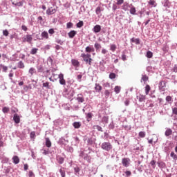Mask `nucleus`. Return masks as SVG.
<instances>
[{
    "mask_svg": "<svg viewBox=\"0 0 177 177\" xmlns=\"http://www.w3.org/2000/svg\"><path fill=\"white\" fill-rule=\"evenodd\" d=\"M3 35H4V37H8V35H9V31L6 29L3 30Z\"/></svg>",
    "mask_w": 177,
    "mask_h": 177,
    "instance_id": "nucleus-45",
    "label": "nucleus"
},
{
    "mask_svg": "<svg viewBox=\"0 0 177 177\" xmlns=\"http://www.w3.org/2000/svg\"><path fill=\"white\" fill-rule=\"evenodd\" d=\"M150 91H151V87H150V85L147 84L145 86V95H149Z\"/></svg>",
    "mask_w": 177,
    "mask_h": 177,
    "instance_id": "nucleus-21",
    "label": "nucleus"
},
{
    "mask_svg": "<svg viewBox=\"0 0 177 177\" xmlns=\"http://www.w3.org/2000/svg\"><path fill=\"white\" fill-rule=\"evenodd\" d=\"M86 118H87L88 122H89V121H91V120H92V113H88L86 114Z\"/></svg>",
    "mask_w": 177,
    "mask_h": 177,
    "instance_id": "nucleus-35",
    "label": "nucleus"
},
{
    "mask_svg": "<svg viewBox=\"0 0 177 177\" xmlns=\"http://www.w3.org/2000/svg\"><path fill=\"white\" fill-rule=\"evenodd\" d=\"M122 60H123V62H125V60H127V55H125V51H123L122 53Z\"/></svg>",
    "mask_w": 177,
    "mask_h": 177,
    "instance_id": "nucleus-41",
    "label": "nucleus"
},
{
    "mask_svg": "<svg viewBox=\"0 0 177 177\" xmlns=\"http://www.w3.org/2000/svg\"><path fill=\"white\" fill-rule=\"evenodd\" d=\"M101 30H102V26H100V25H95L93 28V32H95V34H97V32H100Z\"/></svg>",
    "mask_w": 177,
    "mask_h": 177,
    "instance_id": "nucleus-8",
    "label": "nucleus"
},
{
    "mask_svg": "<svg viewBox=\"0 0 177 177\" xmlns=\"http://www.w3.org/2000/svg\"><path fill=\"white\" fill-rule=\"evenodd\" d=\"M170 156H171V158H173V159H174L175 161H176V160H177V155L175 154L174 152H171Z\"/></svg>",
    "mask_w": 177,
    "mask_h": 177,
    "instance_id": "nucleus-40",
    "label": "nucleus"
},
{
    "mask_svg": "<svg viewBox=\"0 0 177 177\" xmlns=\"http://www.w3.org/2000/svg\"><path fill=\"white\" fill-rule=\"evenodd\" d=\"M12 160H13L14 164H19L20 162V159L19 158V156H15L12 158Z\"/></svg>",
    "mask_w": 177,
    "mask_h": 177,
    "instance_id": "nucleus-17",
    "label": "nucleus"
},
{
    "mask_svg": "<svg viewBox=\"0 0 177 177\" xmlns=\"http://www.w3.org/2000/svg\"><path fill=\"white\" fill-rule=\"evenodd\" d=\"M131 42H133L136 45H139L140 44V40L139 39H135V37H133L131 39Z\"/></svg>",
    "mask_w": 177,
    "mask_h": 177,
    "instance_id": "nucleus-20",
    "label": "nucleus"
},
{
    "mask_svg": "<svg viewBox=\"0 0 177 177\" xmlns=\"http://www.w3.org/2000/svg\"><path fill=\"white\" fill-rule=\"evenodd\" d=\"M55 41L57 42V44H59V45H63V41H61L59 39H57Z\"/></svg>",
    "mask_w": 177,
    "mask_h": 177,
    "instance_id": "nucleus-56",
    "label": "nucleus"
},
{
    "mask_svg": "<svg viewBox=\"0 0 177 177\" xmlns=\"http://www.w3.org/2000/svg\"><path fill=\"white\" fill-rule=\"evenodd\" d=\"M31 41H32V37L30 35H26V37H23L22 42H28V44H31Z\"/></svg>",
    "mask_w": 177,
    "mask_h": 177,
    "instance_id": "nucleus-5",
    "label": "nucleus"
},
{
    "mask_svg": "<svg viewBox=\"0 0 177 177\" xmlns=\"http://www.w3.org/2000/svg\"><path fill=\"white\" fill-rule=\"evenodd\" d=\"M74 171H75V174H80V171H81V169H80V167H76L74 168Z\"/></svg>",
    "mask_w": 177,
    "mask_h": 177,
    "instance_id": "nucleus-47",
    "label": "nucleus"
},
{
    "mask_svg": "<svg viewBox=\"0 0 177 177\" xmlns=\"http://www.w3.org/2000/svg\"><path fill=\"white\" fill-rule=\"evenodd\" d=\"M68 35L69 38H73L75 35H77V31L75 30H71L68 33Z\"/></svg>",
    "mask_w": 177,
    "mask_h": 177,
    "instance_id": "nucleus-14",
    "label": "nucleus"
},
{
    "mask_svg": "<svg viewBox=\"0 0 177 177\" xmlns=\"http://www.w3.org/2000/svg\"><path fill=\"white\" fill-rule=\"evenodd\" d=\"M19 57H20L21 59H24L26 58V55H24V54H20V55H19Z\"/></svg>",
    "mask_w": 177,
    "mask_h": 177,
    "instance_id": "nucleus-63",
    "label": "nucleus"
},
{
    "mask_svg": "<svg viewBox=\"0 0 177 177\" xmlns=\"http://www.w3.org/2000/svg\"><path fill=\"white\" fill-rule=\"evenodd\" d=\"M130 13H131V15H136V8H135L134 6H132V7L131 8V9H130Z\"/></svg>",
    "mask_w": 177,
    "mask_h": 177,
    "instance_id": "nucleus-26",
    "label": "nucleus"
},
{
    "mask_svg": "<svg viewBox=\"0 0 177 177\" xmlns=\"http://www.w3.org/2000/svg\"><path fill=\"white\" fill-rule=\"evenodd\" d=\"M36 136H37L35 135V131L30 132V139H35Z\"/></svg>",
    "mask_w": 177,
    "mask_h": 177,
    "instance_id": "nucleus-39",
    "label": "nucleus"
},
{
    "mask_svg": "<svg viewBox=\"0 0 177 177\" xmlns=\"http://www.w3.org/2000/svg\"><path fill=\"white\" fill-rule=\"evenodd\" d=\"M23 5H24V0H21V1L17 2L15 3V6H23Z\"/></svg>",
    "mask_w": 177,
    "mask_h": 177,
    "instance_id": "nucleus-33",
    "label": "nucleus"
},
{
    "mask_svg": "<svg viewBox=\"0 0 177 177\" xmlns=\"http://www.w3.org/2000/svg\"><path fill=\"white\" fill-rule=\"evenodd\" d=\"M63 6L65 8V9H68V8H70V6H71V3H69L68 1H66L65 3H64Z\"/></svg>",
    "mask_w": 177,
    "mask_h": 177,
    "instance_id": "nucleus-37",
    "label": "nucleus"
},
{
    "mask_svg": "<svg viewBox=\"0 0 177 177\" xmlns=\"http://www.w3.org/2000/svg\"><path fill=\"white\" fill-rule=\"evenodd\" d=\"M125 174L127 176H131V175H132V173L130 171H126Z\"/></svg>",
    "mask_w": 177,
    "mask_h": 177,
    "instance_id": "nucleus-59",
    "label": "nucleus"
},
{
    "mask_svg": "<svg viewBox=\"0 0 177 177\" xmlns=\"http://www.w3.org/2000/svg\"><path fill=\"white\" fill-rule=\"evenodd\" d=\"M93 129H97L98 131H100V132H103V129L99 125H94Z\"/></svg>",
    "mask_w": 177,
    "mask_h": 177,
    "instance_id": "nucleus-29",
    "label": "nucleus"
},
{
    "mask_svg": "<svg viewBox=\"0 0 177 177\" xmlns=\"http://www.w3.org/2000/svg\"><path fill=\"white\" fill-rule=\"evenodd\" d=\"M131 162V159L129 158H124L122 160V164L123 167H125L126 168H128L129 167V164Z\"/></svg>",
    "mask_w": 177,
    "mask_h": 177,
    "instance_id": "nucleus-3",
    "label": "nucleus"
},
{
    "mask_svg": "<svg viewBox=\"0 0 177 177\" xmlns=\"http://www.w3.org/2000/svg\"><path fill=\"white\" fill-rule=\"evenodd\" d=\"M165 136H171L172 135V129H167L165 132Z\"/></svg>",
    "mask_w": 177,
    "mask_h": 177,
    "instance_id": "nucleus-19",
    "label": "nucleus"
},
{
    "mask_svg": "<svg viewBox=\"0 0 177 177\" xmlns=\"http://www.w3.org/2000/svg\"><path fill=\"white\" fill-rule=\"evenodd\" d=\"M85 51L87 53H91V52H95V48H93V47L87 46L85 49Z\"/></svg>",
    "mask_w": 177,
    "mask_h": 177,
    "instance_id": "nucleus-18",
    "label": "nucleus"
},
{
    "mask_svg": "<svg viewBox=\"0 0 177 177\" xmlns=\"http://www.w3.org/2000/svg\"><path fill=\"white\" fill-rule=\"evenodd\" d=\"M59 172L62 177H66V170H64V168L60 169Z\"/></svg>",
    "mask_w": 177,
    "mask_h": 177,
    "instance_id": "nucleus-25",
    "label": "nucleus"
},
{
    "mask_svg": "<svg viewBox=\"0 0 177 177\" xmlns=\"http://www.w3.org/2000/svg\"><path fill=\"white\" fill-rule=\"evenodd\" d=\"M125 106H129V100H126L124 101Z\"/></svg>",
    "mask_w": 177,
    "mask_h": 177,
    "instance_id": "nucleus-62",
    "label": "nucleus"
},
{
    "mask_svg": "<svg viewBox=\"0 0 177 177\" xmlns=\"http://www.w3.org/2000/svg\"><path fill=\"white\" fill-rule=\"evenodd\" d=\"M109 78H110L111 80H114V79H115V73H110V74H109Z\"/></svg>",
    "mask_w": 177,
    "mask_h": 177,
    "instance_id": "nucleus-43",
    "label": "nucleus"
},
{
    "mask_svg": "<svg viewBox=\"0 0 177 177\" xmlns=\"http://www.w3.org/2000/svg\"><path fill=\"white\" fill-rule=\"evenodd\" d=\"M73 126L74 127V128H75V129H78L81 128V122H73Z\"/></svg>",
    "mask_w": 177,
    "mask_h": 177,
    "instance_id": "nucleus-15",
    "label": "nucleus"
},
{
    "mask_svg": "<svg viewBox=\"0 0 177 177\" xmlns=\"http://www.w3.org/2000/svg\"><path fill=\"white\" fill-rule=\"evenodd\" d=\"M29 73L31 74V75H32V74H34V73H35V69L34 68H31L29 70Z\"/></svg>",
    "mask_w": 177,
    "mask_h": 177,
    "instance_id": "nucleus-51",
    "label": "nucleus"
},
{
    "mask_svg": "<svg viewBox=\"0 0 177 177\" xmlns=\"http://www.w3.org/2000/svg\"><path fill=\"white\" fill-rule=\"evenodd\" d=\"M166 100L167 102H171L172 100V97L171 96L168 95L166 97Z\"/></svg>",
    "mask_w": 177,
    "mask_h": 177,
    "instance_id": "nucleus-58",
    "label": "nucleus"
},
{
    "mask_svg": "<svg viewBox=\"0 0 177 177\" xmlns=\"http://www.w3.org/2000/svg\"><path fill=\"white\" fill-rule=\"evenodd\" d=\"M162 5H163L164 8H169V6H171V3H169V0H164L162 2Z\"/></svg>",
    "mask_w": 177,
    "mask_h": 177,
    "instance_id": "nucleus-13",
    "label": "nucleus"
},
{
    "mask_svg": "<svg viewBox=\"0 0 177 177\" xmlns=\"http://www.w3.org/2000/svg\"><path fill=\"white\" fill-rule=\"evenodd\" d=\"M172 113H173V114H175V115H177V108L176 107L172 109Z\"/></svg>",
    "mask_w": 177,
    "mask_h": 177,
    "instance_id": "nucleus-52",
    "label": "nucleus"
},
{
    "mask_svg": "<svg viewBox=\"0 0 177 177\" xmlns=\"http://www.w3.org/2000/svg\"><path fill=\"white\" fill-rule=\"evenodd\" d=\"M114 92H115V93H120V92H121V86H115Z\"/></svg>",
    "mask_w": 177,
    "mask_h": 177,
    "instance_id": "nucleus-24",
    "label": "nucleus"
},
{
    "mask_svg": "<svg viewBox=\"0 0 177 177\" xmlns=\"http://www.w3.org/2000/svg\"><path fill=\"white\" fill-rule=\"evenodd\" d=\"M63 162H64V158L61 157L59 158V164H63Z\"/></svg>",
    "mask_w": 177,
    "mask_h": 177,
    "instance_id": "nucleus-54",
    "label": "nucleus"
},
{
    "mask_svg": "<svg viewBox=\"0 0 177 177\" xmlns=\"http://www.w3.org/2000/svg\"><path fill=\"white\" fill-rule=\"evenodd\" d=\"M46 147H52V142H50V140L49 138H46Z\"/></svg>",
    "mask_w": 177,
    "mask_h": 177,
    "instance_id": "nucleus-16",
    "label": "nucleus"
},
{
    "mask_svg": "<svg viewBox=\"0 0 177 177\" xmlns=\"http://www.w3.org/2000/svg\"><path fill=\"white\" fill-rule=\"evenodd\" d=\"M55 13H56V9H53V7L48 8L46 10V15H48V16H50L52 15H55Z\"/></svg>",
    "mask_w": 177,
    "mask_h": 177,
    "instance_id": "nucleus-7",
    "label": "nucleus"
},
{
    "mask_svg": "<svg viewBox=\"0 0 177 177\" xmlns=\"http://www.w3.org/2000/svg\"><path fill=\"white\" fill-rule=\"evenodd\" d=\"M73 26H74V24H73V23L71 22H68L66 24L67 28H73Z\"/></svg>",
    "mask_w": 177,
    "mask_h": 177,
    "instance_id": "nucleus-44",
    "label": "nucleus"
},
{
    "mask_svg": "<svg viewBox=\"0 0 177 177\" xmlns=\"http://www.w3.org/2000/svg\"><path fill=\"white\" fill-rule=\"evenodd\" d=\"M13 120L15 124H20V116L17 113L14 115Z\"/></svg>",
    "mask_w": 177,
    "mask_h": 177,
    "instance_id": "nucleus-10",
    "label": "nucleus"
},
{
    "mask_svg": "<svg viewBox=\"0 0 177 177\" xmlns=\"http://www.w3.org/2000/svg\"><path fill=\"white\" fill-rule=\"evenodd\" d=\"M95 91H102V86H100V84H95Z\"/></svg>",
    "mask_w": 177,
    "mask_h": 177,
    "instance_id": "nucleus-34",
    "label": "nucleus"
},
{
    "mask_svg": "<svg viewBox=\"0 0 177 177\" xmlns=\"http://www.w3.org/2000/svg\"><path fill=\"white\" fill-rule=\"evenodd\" d=\"M48 33L51 34V35L55 34V30L53 28L49 29L48 30Z\"/></svg>",
    "mask_w": 177,
    "mask_h": 177,
    "instance_id": "nucleus-55",
    "label": "nucleus"
},
{
    "mask_svg": "<svg viewBox=\"0 0 177 177\" xmlns=\"http://www.w3.org/2000/svg\"><path fill=\"white\" fill-rule=\"evenodd\" d=\"M76 100H77L78 103H84V102L85 101V99L84 98V95H82V94H78Z\"/></svg>",
    "mask_w": 177,
    "mask_h": 177,
    "instance_id": "nucleus-9",
    "label": "nucleus"
},
{
    "mask_svg": "<svg viewBox=\"0 0 177 177\" xmlns=\"http://www.w3.org/2000/svg\"><path fill=\"white\" fill-rule=\"evenodd\" d=\"M147 82V81H149V77L146 75H144L142 76V78H141V82Z\"/></svg>",
    "mask_w": 177,
    "mask_h": 177,
    "instance_id": "nucleus-22",
    "label": "nucleus"
},
{
    "mask_svg": "<svg viewBox=\"0 0 177 177\" xmlns=\"http://www.w3.org/2000/svg\"><path fill=\"white\" fill-rule=\"evenodd\" d=\"M81 56L82 57L84 62H86V64H91V62H92L91 54L82 53Z\"/></svg>",
    "mask_w": 177,
    "mask_h": 177,
    "instance_id": "nucleus-2",
    "label": "nucleus"
},
{
    "mask_svg": "<svg viewBox=\"0 0 177 177\" xmlns=\"http://www.w3.org/2000/svg\"><path fill=\"white\" fill-rule=\"evenodd\" d=\"M101 149L105 150V151H110L111 150H113V145L110 142H104L101 145Z\"/></svg>",
    "mask_w": 177,
    "mask_h": 177,
    "instance_id": "nucleus-1",
    "label": "nucleus"
},
{
    "mask_svg": "<svg viewBox=\"0 0 177 177\" xmlns=\"http://www.w3.org/2000/svg\"><path fill=\"white\" fill-rule=\"evenodd\" d=\"M138 136H140V138H145L146 132H145V131H140L139 133H138Z\"/></svg>",
    "mask_w": 177,
    "mask_h": 177,
    "instance_id": "nucleus-38",
    "label": "nucleus"
},
{
    "mask_svg": "<svg viewBox=\"0 0 177 177\" xmlns=\"http://www.w3.org/2000/svg\"><path fill=\"white\" fill-rule=\"evenodd\" d=\"M21 29H22L24 31H27V30H28V28H27V26H26V25H22V26H21Z\"/></svg>",
    "mask_w": 177,
    "mask_h": 177,
    "instance_id": "nucleus-57",
    "label": "nucleus"
},
{
    "mask_svg": "<svg viewBox=\"0 0 177 177\" xmlns=\"http://www.w3.org/2000/svg\"><path fill=\"white\" fill-rule=\"evenodd\" d=\"M84 26V21H80L77 24H76V27H77V28H81V27H82Z\"/></svg>",
    "mask_w": 177,
    "mask_h": 177,
    "instance_id": "nucleus-36",
    "label": "nucleus"
},
{
    "mask_svg": "<svg viewBox=\"0 0 177 177\" xmlns=\"http://www.w3.org/2000/svg\"><path fill=\"white\" fill-rule=\"evenodd\" d=\"M103 121H104V122H108L109 121V118L104 116L103 118H102Z\"/></svg>",
    "mask_w": 177,
    "mask_h": 177,
    "instance_id": "nucleus-61",
    "label": "nucleus"
},
{
    "mask_svg": "<svg viewBox=\"0 0 177 177\" xmlns=\"http://www.w3.org/2000/svg\"><path fill=\"white\" fill-rule=\"evenodd\" d=\"M149 5H151L152 6H153L156 4V1H154V0H150V1H149Z\"/></svg>",
    "mask_w": 177,
    "mask_h": 177,
    "instance_id": "nucleus-50",
    "label": "nucleus"
},
{
    "mask_svg": "<svg viewBox=\"0 0 177 177\" xmlns=\"http://www.w3.org/2000/svg\"><path fill=\"white\" fill-rule=\"evenodd\" d=\"M71 62H72L73 66H80V62H78V60L72 59Z\"/></svg>",
    "mask_w": 177,
    "mask_h": 177,
    "instance_id": "nucleus-28",
    "label": "nucleus"
},
{
    "mask_svg": "<svg viewBox=\"0 0 177 177\" xmlns=\"http://www.w3.org/2000/svg\"><path fill=\"white\" fill-rule=\"evenodd\" d=\"M95 13L98 16V17H100V16H102V8L100 6L96 8Z\"/></svg>",
    "mask_w": 177,
    "mask_h": 177,
    "instance_id": "nucleus-12",
    "label": "nucleus"
},
{
    "mask_svg": "<svg viewBox=\"0 0 177 177\" xmlns=\"http://www.w3.org/2000/svg\"><path fill=\"white\" fill-rule=\"evenodd\" d=\"M9 107L8 106H5L2 109V111L3 113H4L5 114H6V113H9Z\"/></svg>",
    "mask_w": 177,
    "mask_h": 177,
    "instance_id": "nucleus-42",
    "label": "nucleus"
},
{
    "mask_svg": "<svg viewBox=\"0 0 177 177\" xmlns=\"http://www.w3.org/2000/svg\"><path fill=\"white\" fill-rule=\"evenodd\" d=\"M43 86L44 88H47L48 89L50 88V86H49V83L48 82L43 83Z\"/></svg>",
    "mask_w": 177,
    "mask_h": 177,
    "instance_id": "nucleus-46",
    "label": "nucleus"
},
{
    "mask_svg": "<svg viewBox=\"0 0 177 177\" xmlns=\"http://www.w3.org/2000/svg\"><path fill=\"white\" fill-rule=\"evenodd\" d=\"M159 89L164 92L165 91V88H167V82L162 80L159 82Z\"/></svg>",
    "mask_w": 177,
    "mask_h": 177,
    "instance_id": "nucleus-4",
    "label": "nucleus"
},
{
    "mask_svg": "<svg viewBox=\"0 0 177 177\" xmlns=\"http://www.w3.org/2000/svg\"><path fill=\"white\" fill-rule=\"evenodd\" d=\"M124 3V0H118L117 2L118 5H122Z\"/></svg>",
    "mask_w": 177,
    "mask_h": 177,
    "instance_id": "nucleus-60",
    "label": "nucleus"
},
{
    "mask_svg": "<svg viewBox=\"0 0 177 177\" xmlns=\"http://www.w3.org/2000/svg\"><path fill=\"white\" fill-rule=\"evenodd\" d=\"M58 78L61 85H66V80H64V75H63V73H60L58 76Z\"/></svg>",
    "mask_w": 177,
    "mask_h": 177,
    "instance_id": "nucleus-6",
    "label": "nucleus"
},
{
    "mask_svg": "<svg viewBox=\"0 0 177 177\" xmlns=\"http://www.w3.org/2000/svg\"><path fill=\"white\" fill-rule=\"evenodd\" d=\"M102 55H106V53H107V50H106L105 48H103L102 50Z\"/></svg>",
    "mask_w": 177,
    "mask_h": 177,
    "instance_id": "nucleus-64",
    "label": "nucleus"
},
{
    "mask_svg": "<svg viewBox=\"0 0 177 177\" xmlns=\"http://www.w3.org/2000/svg\"><path fill=\"white\" fill-rule=\"evenodd\" d=\"M94 47L96 49V50H99V49L102 48V45H100V44H99V43H95L94 44Z\"/></svg>",
    "mask_w": 177,
    "mask_h": 177,
    "instance_id": "nucleus-31",
    "label": "nucleus"
},
{
    "mask_svg": "<svg viewBox=\"0 0 177 177\" xmlns=\"http://www.w3.org/2000/svg\"><path fill=\"white\" fill-rule=\"evenodd\" d=\"M18 67H24V63H23V62L20 61L18 63Z\"/></svg>",
    "mask_w": 177,
    "mask_h": 177,
    "instance_id": "nucleus-53",
    "label": "nucleus"
},
{
    "mask_svg": "<svg viewBox=\"0 0 177 177\" xmlns=\"http://www.w3.org/2000/svg\"><path fill=\"white\" fill-rule=\"evenodd\" d=\"M137 99L140 102H145V100H146V95L140 94V95H137Z\"/></svg>",
    "mask_w": 177,
    "mask_h": 177,
    "instance_id": "nucleus-11",
    "label": "nucleus"
},
{
    "mask_svg": "<svg viewBox=\"0 0 177 177\" xmlns=\"http://www.w3.org/2000/svg\"><path fill=\"white\" fill-rule=\"evenodd\" d=\"M146 57H147L148 59H151V58L153 57V53H152L151 51H147V52Z\"/></svg>",
    "mask_w": 177,
    "mask_h": 177,
    "instance_id": "nucleus-30",
    "label": "nucleus"
},
{
    "mask_svg": "<svg viewBox=\"0 0 177 177\" xmlns=\"http://www.w3.org/2000/svg\"><path fill=\"white\" fill-rule=\"evenodd\" d=\"M115 49H117V46L115 44L110 45V50H111V52H115Z\"/></svg>",
    "mask_w": 177,
    "mask_h": 177,
    "instance_id": "nucleus-27",
    "label": "nucleus"
},
{
    "mask_svg": "<svg viewBox=\"0 0 177 177\" xmlns=\"http://www.w3.org/2000/svg\"><path fill=\"white\" fill-rule=\"evenodd\" d=\"M52 62H53L52 58L49 57L47 62L48 66H52Z\"/></svg>",
    "mask_w": 177,
    "mask_h": 177,
    "instance_id": "nucleus-49",
    "label": "nucleus"
},
{
    "mask_svg": "<svg viewBox=\"0 0 177 177\" xmlns=\"http://www.w3.org/2000/svg\"><path fill=\"white\" fill-rule=\"evenodd\" d=\"M41 37L46 39H48L49 38V35L48 34V32L44 31L41 32Z\"/></svg>",
    "mask_w": 177,
    "mask_h": 177,
    "instance_id": "nucleus-23",
    "label": "nucleus"
},
{
    "mask_svg": "<svg viewBox=\"0 0 177 177\" xmlns=\"http://www.w3.org/2000/svg\"><path fill=\"white\" fill-rule=\"evenodd\" d=\"M104 95H105L106 97H109L110 96V91H109V90H106L104 91Z\"/></svg>",
    "mask_w": 177,
    "mask_h": 177,
    "instance_id": "nucleus-48",
    "label": "nucleus"
},
{
    "mask_svg": "<svg viewBox=\"0 0 177 177\" xmlns=\"http://www.w3.org/2000/svg\"><path fill=\"white\" fill-rule=\"evenodd\" d=\"M37 52H38V48H33L30 50V55H36Z\"/></svg>",
    "mask_w": 177,
    "mask_h": 177,
    "instance_id": "nucleus-32",
    "label": "nucleus"
}]
</instances>
